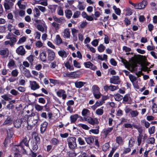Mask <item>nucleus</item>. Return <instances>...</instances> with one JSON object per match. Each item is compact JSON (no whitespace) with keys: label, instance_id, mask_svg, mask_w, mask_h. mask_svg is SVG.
Wrapping results in <instances>:
<instances>
[{"label":"nucleus","instance_id":"nucleus-12","mask_svg":"<svg viewBox=\"0 0 157 157\" xmlns=\"http://www.w3.org/2000/svg\"><path fill=\"white\" fill-rule=\"evenodd\" d=\"M85 67L87 68H89L93 70L97 69V67L90 61L84 63Z\"/></svg>","mask_w":157,"mask_h":157},{"label":"nucleus","instance_id":"nucleus-42","mask_svg":"<svg viewBox=\"0 0 157 157\" xmlns=\"http://www.w3.org/2000/svg\"><path fill=\"white\" fill-rule=\"evenodd\" d=\"M57 6L56 5H49L48 6V8L52 12L55 11L56 8Z\"/></svg>","mask_w":157,"mask_h":157},{"label":"nucleus","instance_id":"nucleus-36","mask_svg":"<svg viewBox=\"0 0 157 157\" xmlns=\"http://www.w3.org/2000/svg\"><path fill=\"white\" fill-rule=\"evenodd\" d=\"M90 113V111L85 108L83 109L82 111V115L84 117H86V116Z\"/></svg>","mask_w":157,"mask_h":157},{"label":"nucleus","instance_id":"nucleus-18","mask_svg":"<svg viewBox=\"0 0 157 157\" xmlns=\"http://www.w3.org/2000/svg\"><path fill=\"white\" fill-rule=\"evenodd\" d=\"M110 82L114 84H118L120 83L119 77L117 76H114L110 78Z\"/></svg>","mask_w":157,"mask_h":157},{"label":"nucleus","instance_id":"nucleus-32","mask_svg":"<svg viewBox=\"0 0 157 157\" xmlns=\"http://www.w3.org/2000/svg\"><path fill=\"white\" fill-rule=\"evenodd\" d=\"M56 43L58 45L63 43L62 39L59 35H57L56 36Z\"/></svg>","mask_w":157,"mask_h":157},{"label":"nucleus","instance_id":"nucleus-26","mask_svg":"<svg viewBox=\"0 0 157 157\" xmlns=\"http://www.w3.org/2000/svg\"><path fill=\"white\" fill-rule=\"evenodd\" d=\"M116 143L119 145H121L124 144V139L120 136H118L116 137Z\"/></svg>","mask_w":157,"mask_h":157},{"label":"nucleus","instance_id":"nucleus-24","mask_svg":"<svg viewBox=\"0 0 157 157\" xmlns=\"http://www.w3.org/2000/svg\"><path fill=\"white\" fill-rule=\"evenodd\" d=\"M58 53L59 56L63 58H66L68 55V53L63 50L59 51Z\"/></svg>","mask_w":157,"mask_h":157},{"label":"nucleus","instance_id":"nucleus-20","mask_svg":"<svg viewBox=\"0 0 157 157\" xmlns=\"http://www.w3.org/2000/svg\"><path fill=\"white\" fill-rule=\"evenodd\" d=\"M136 66V65L135 64H130L128 63H127L126 67L131 72H133L135 70V68Z\"/></svg>","mask_w":157,"mask_h":157},{"label":"nucleus","instance_id":"nucleus-58","mask_svg":"<svg viewBox=\"0 0 157 157\" xmlns=\"http://www.w3.org/2000/svg\"><path fill=\"white\" fill-rule=\"evenodd\" d=\"M80 14L81 13L79 11H76L74 13L72 17L74 18H78Z\"/></svg>","mask_w":157,"mask_h":157},{"label":"nucleus","instance_id":"nucleus-34","mask_svg":"<svg viewBox=\"0 0 157 157\" xmlns=\"http://www.w3.org/2000/svg\"><path fill=\"white\" fill-rule=\"evenodd\" d=\"M65 66L67 69H68L70 71L74 70V67L71 64L68 62H67L65 63Z\"/></svg>","mask_w":157,"mask_h":157},{"label":"nucleus","instance_id":"nucleus-54","mask_svg":"<svg viewBox=\"0 0 157 157\" xmlns=\"http://www.w3.org/2000/svg\"><path fill=\"white\" fill-rule=\"evenodd\" d=\"M57 13L59 16H63V11L61 7H59L58 8Z\"/></svg>","mask_w":157,"mask_h":157},{"label":"nucleus","instance_id":"nucleus-16","mask_svg":"<svg viewBox=\"0 0 157 157\" xmlns=\"http://www.w3.org/2000/svg\"><path fill=\"white\" fill-rule=\"evenodd\" d=\"M62 35L65 38H70V32L69 29H65L62 33Z\"/></svg>","mask_w":157,"mask_h":157},{"label":"nucleus","instance_id":"nucleus-43","mask_svg":"<svg viewBox=\"0 0 157 157\" xmlns=\"http://www.w3.org/2000/svg\"><path fill=\"white\" fill-rule=\"evenodd\" d=\"M103 107H101V108H99L96 110V113L98 115H101L103 113L104 111L103 109Z\"/></svg>","mask_w":157,"mask_h":157},{"label":"nucleus","instance_id":"nucleus-45","mask_svg":"<svg viewBox=\"0 0 157 157\" xmlns=\"http://www.w3.org/2000/svg\"><path fill=\"white\" fill-rule=\"evenodd\" d=\"M135 144L134 139L133 137H131L129 141V146L130 147H132Z\"/></svg>","mask_w":157,"mask_h":157},{"label":"nucleus","instance_id":"nucleus-64","mask_svg":"<svg viewBox=\"0 0 157 157\" xmlns=\"http://www.w3.org/2000/svg\"><path fill=\"white\" fill-rule=\"evenodd\" d=\"M81 157H96V156L93 154H91L90 155L88 156V155L85 153H83L80 155Z\"/></svg>","mask_w":157,"mask_h":157},{"label":"nucleus","instance_id":"nucleus-44","mask_svg":"<svg viewBox=\"0 0 157 157\" xmlns=\"http://www.w3.org/2000/svg\"><path fill=\"white\" fill-rule=\"evenodd\" d=\"M129 78L132 84L134 83L137 80V78L132 74L129 75Z\"/></svg>","mask_w":157,"mask_h":157},{"label":"nucleus","instance_id":"nucleus-51","mask_svg":"<svg viewBox=\"0 0 157 157\" xmlns=\"http://www.w3.org/2000/svg\"><path fill=\"white\" fill-rule=\"evenodd\" d=\"M142 137L143 135L141 134H139L138 136L137 137V141L138 146H140L141 143Z\"/></svg>","mask_w":157,"mask_h":157},{"label":"nucleus","instance_id":"nucleus-9","mask_svg":"<svg viewBox=\"0 0 157 157\" xmlns=\"http://www.w3.org/2000/svg\"><path fill=\"white\" fill-rule=\"evenodd\" d=\"M81 75V73L78 71L69 72V78L73 79L79 78Z\"/></svg>","mask_w":157,"mask_h":157},{"label":"nucleus","instance_id":"nucleus-28","mask_svg":"<svg viewBox=\"0 0 157 157\" xmlns=\"http://www.w3.org/2000/svg\"><path fill=\"white\" fill-rule=\"evenodd\" d=\"M78 115L77 114L71 115L70 117L71 123H74L78 118Z\"/></svg>","mask_w":157,"mask_h":157},{"label":"nucleus","instance_id":"nucleus-39","mask_svg":"<svg viewBox=\"0 0 157 157\" xmlns=\"http://www.w3.org/2000/svg\"><path fill=\"white\" fill-rule=\"evenodd\" d=\"M59 140L56 138H53L51 140V143L53 145H56L58 144L59 143Z\"/></svg>","mask_w":157,"mask_h":157},{"label":"nucleus","instance_id":"nucleus-13","mask_svg":"<svg viewBox=\"0 0 157 157\" xmlns=\"http://www.w3.org/2000/svg\"><path fill=\"white\" fill-rule=\"evenodd\" d=\"M56 94L59 97H62V99L63 100H65L67 96V95L65 94V91L63 90H59L57 92Z\"/></svg>","mask_w":157,"mask_h":157},{"label":"nucleus","instance_id":"nucleus-49","mask_svg":"<svg viewBox=\"0 0 157 157\" xmlns=\"http://www.w3.org/2000/svg\"><path fill=\"white\" fill-rule=\"evenodd\" d=\"M105 47L102 44H100L98 46V51L100 52H103L105 50Z\"/></svg>","mask_w":157,"mask_h":157},{"label":"nucleus","instance_id":"nucleus-27","mask_svg":"<svg viewBox=\"0 0 157 157\" xmlns=\"http://www.w3.org/2000/svg\"><path fill=\"white\" fill-rule=\"evenodd\" d=\"M47 28V26L45 24L44 25V26L40 25H38L37 26V29L42 32H43L44 30L46 31Z\"/></svg>","mask_w":157,"mask_h":157},{"label":"nucleus","instance_id":"nucleus-48","mask_svg":"<svg viewBox=\"0 0 157 157\" xmlns=\"http://www.w3.org/2000/svg\"><path fill=\"white\" fill-rule=\"evenodd\" d=\"M78 125L79 127H81L83 129L86 130H88L90 128L87 125L81 123L79 124Z\"/></svg>","mask_w":157,"mask_h":157},{"label":"nucleus","instance_id":"nucleus-6","mask_svg":"<svg viewBox=\"0 0 157 157\" xmlns=\"http://www.w3.org/2000/svg\"><path fill=\"white\" fill-rule=\"evenodd\" d=\"M13 2L11 0H5L4 4L5 9L8 10L12 8L14 5Z\"/></svg>","mask_w":157,"mask_h":157},{"label":"nucleus","instance_id":"nucleus-46","mask_svg":"<svg viewBox=\"0 0 157 157\" xmlns=\"http://www.w3.org/2000/svg\"><path fill=\"white\" fill-rule=\"evenodd\" d=\"M113 9L114 10L115 13L118 15H120L121 13V10L119 8H117L115 6H114L113 7Z\"/></svg>","mask_w":157,"mask_h":157},{"label":"nucleus","instance_id":"nucleus-41","mask_svg":"<svg viewBox=\"0 0 157 157\" xmlns=\"http://www.w3.org/2000/svg\"><path fill=\"white\" fill-rule=\"evenodd\" d=\"M27 59L29 63H30L31 65H33V62L34 61V56L33 55H30L26 58Z\"/></svg>","mask_w":157,"mask_h":157},{"label":"nucleus","instance_id":"nucleus-52","mask_svg":"<svg viewBox=\"0 0 157 157\" xmlns=\"http://www.w3.org/2000/svg\"><path fill=\"white\" fill-rule=\"evenodd\" d=\"M26 37L25 36H23L19 39L17 44H22L26 41Z\"/></svg>","mask_w":157,"mask_h":157},{"label":"nucleus","instance_id":"nucleus-47","mask_svg":"<svg viewBox=\"0 0 157 157\" xmlns=\"http://www.w3.org/2000/svg\"><path fill=\"white\" fill-rule=\"evenodd\" d=\"M114 97L115 100L118 101L121 100L123 98V97L122 95L118 94L114 95Z\"/></svg>","mask_w":157,"mask_h":157},{"label":"nucleus","instance_id":"nucleus-53","mask_svg":"<svg viewBox=\"0 0 157 157\" xmlns=\"http://www.w3.org/2000/svg\"><path fill=\"white\" fill-rule=\"evenodd\" d=\"M19 147H21L19 146V145L18 146H14L13 147L12 150L14 153L15 152L18 153L19 152Z\"/></svg>","mask_w":157,"mask_h":157},{"label":"nucleus","instance_id":"nucleus-50","mask_svg":"<svg viewBox=\"0 0 157 157\" xmlns=\"http://www.w3.org/2000/svg\"><path fill=\"white\" fill-rule=\"evenodd\" d=\"M99 126H98V128L97 129H91L89 131L90 133L91 134V133L95 134H98L99 133Z\"/></svg>","mask_w":157,"mask_h":157},{"label":"nucleus","instance_id":"nucleus-31","mask_svg":"<svg viewBox=\"0 0 157 157\" xmlns=\"http://www.w3.org/2000/svg\"><path fill=\"white\" fill-rule=\"evenodd\" d=\"M66 17L68 19H70L72 15V11L69 10H66L65 11Z\"/></svg>","mask_w":157,"mask_h":157},{"label":"nucleus","instance_id":"nucleus-22","mask_svg":"<svg viewBox=\"0 0 157 157\" xmlns=\"http://www.w3.org/2000/svg\"><path fill=\"white\" fill-rule=\"evenodd\" d=\"M48 125L47 122L45 121L41 125L40 131L42 133H43L45 131Z\"/></svg>","mask_w":157,"mask_h":157},{"label":"nucleus","instance_id":"nucleus-60","mask_svg":"<svg viewBox=\"0 0 157 157\" xmlns=\"http://www.w3.org/2000/svg\"><path fill=\"white\" fill-rule=\"evenodd\" d=\"M132 10L130 8H127L125 10V15L130 16L132 14Z\"/></svg>","mask_w":157,"mask_h":157},{"label":"nucleus","instance_id":"nucleus-63","mask_svg":"<svg viewBox=\"0 0 157 157\" xmlns=\"http://www.w3.org/2000/svg\"><path fill=\"white\" fill-rule=\"evenodd\" d=\"M139 113L136 110H132L130 112V114L132 117H135L137 116L138 114Z\"/></svg>","mask_w":157,"mask_h":157},{"label":"nucleus","instance_id":"nucleus-8","mask_svg":"<svg viewBox=\"0 0 157 157\" xmlns=\"http://www.w3.org/2000/svg\"><path fill=\"white\" fill-rule=\"evenodd\" d=\"M47 53L48 55V60L50 61H53L55 56V52L52 50L48 49L47 51Z\"/></svg>","mask_w":157,"mask_h":157},{"label":"nucleus","instance_id":"nucleus-7","mask_svg":"<svg viewBox=\"0 0 157 157\" xmlns=\"http://www.w3.org/2000/svg\"><path fill=\"white\" fill-rule=\"evenodd\" d=\"M27 121L28 124L27 128L28 130L31 129L33 126L36 124L34 123V121L33 120V119H32V117H31L29 116L28 117Z\"/></svg>","mask_w":157,"mask_h":157},{"label":"nucleus","instance_id":"nucleus-40","mask_svg":"<svg viewBox=\"0 0 157 157\" xmlns=\"http://www.w3.org/2000/svg\"><path fill=\"white\" fill-rule=\"evenodd\" d=\"M52 25L55 29L56 31H57L60 28V25L56 22H54L52 23Z\"/></svg>","mask_w":157,"mask_h":157},{"label":"nucleus","instance_id":"nucleus-17","mask_svg":"<svg viewBox=\"0 0 157 157\" xmlns=\"http://www.w3.org/2000/svg\"><path fill=\"white\" fill-rule=\"evenodd\" d=\"M77 7L79 10L82 11L85 9L86 5L83 2L78 1Z\"/></svg>","mask_w":157,"mask_h":157},{"label":"nucleus","instance_id":"nucleus-3","mask_svg":"<svg viewBox=\"0 0 157 157\" xmlns=\"http://www.w3.org/2000/svg\"><path fill=\"white\" fill-rule=\"evenodd\" d=\"M69 148L72 149L75 148L77 147L76 142V139L75 137H69L67 139Z\"/></svg>","mask_w":157,"mask_h":157},{"label":"nucleus","instance_id":"nucleus-35","mask_svg":"<svg viewBox=\"0 0 157 157\" xmlns=\"http://www.w3.org/2000/svg\"><path fill=\"white\" fill-rule=\"evenodd\" d=\"M113 129V127H112L111 128H108L106 129H105L103 131V133L106 136Z\"/></svg>","mask_w":157,"mask_h":157},{"label":"nucleus","instance_id":"nucleus-2","mask_svg":"<svg viewBox=\"0 0 157 157\" xmlns=\"http://www.w3.org/2000/svg\"><path fill=\"white\" fill-rule=\"evenodd\" d=\"M99 88L97 85H93L92 88V92L95 98L96 99L99 98L101 94L99 91Z\"/></svg>","mask_w":157,"mask_h":157},{"label":"nucleus","instance_id":"nucleus-37","mask_svg":"<svg viewBox=\"0 0 157 157\" xmlns=\"http://www.w3.org/2000/svg\"><path fill=\"white\" fill-rule=\"evenodd\" d=\"M40 59L43 62H45L47 60L46 54L45 52H42L40 54Z\"/></svg>","mask_w":157,"mask_h":157},{"label":"nucleus","instance_id":"nucleus-4","mask_svg":"<svg viewBox=\"0 0 157 157\" xmlns=\"http://www.w3.org/2000/svg\"><path fill=\"white\" fill-rule=\"evenodd\" d=\"M147 2L146 0H143L142 2L136 3L135 5V8L136 9L141 10L145 8L147 5Z\"/></svg>","mask_w":157,"mask_h":157},{"label":"nucleus","instance_id":"nucleus-61","mask_svg":"<svg viewBox=\"0 0 157 157\" xmlns=\"http://www.w3.org/2000/svg\"><path fill=\"white\" fill-rule=\"evenodd\" d=\"M73 65L75 67L77 68H80L81 67L80 63L76 60H74L73 61Z\"/></svg>","mask_w":157,"mask_h":157},{"label":"nucleus","instance_id":"nucleus-5","mask_svg":"<svg viewBox=\"0 0 157 157\" xmlns=\"http://www.w3.org/2000/svg\"><path fill=\"white\" fill-rule=\"evenodd\" d=\"M85 121H87L88 123L92 125H94L95 124H98V121L96 118L93 119L90 117H86L85 119Z\"/></svg>","mask_w":157,"mask_h":157},{"label":"nucleus","instance_id":"nucleus-25","mask_svg":"<svg viewBox=\"0 0 157 157\" xmlns=\"http://www.w3.org/2000/svg\"><path fill=\"white\" fill-rule=\"evenodd\" d=\"M75 84L76 88H80L86 84V82L82 81H76L75 82Z\"/></svg>","mask_w":157,"mask_h":157},{"label":"nucleus","instance_id":"nucleus-1","mask_svg":"<svg viewBox=\"0 0 157 157\" xmlns=\"http://www.w3.org/2000/svg\"><path fill=\"white\" fill-rule=\"evenodd\" d=\"M29 140H28L27 137H25L20 142L19 146L23 150V153L27 154L26 149H27L29 147Z\"/></svg>","mask_w":157,"mask_h":157},{"label":"nucleus","instance_id":"nucleus-33","mask_svg":"<svg viewBox=\"0 0 157 157\" xmlns=\"http://www.w3.org/2000/svg\"><path fill=\"white\" fill-rule=\"evenodd\" d=\"M34 12V16L35 17H37L40 15V12L38 8L35 7L33 10Z\"/></svg>","mask_w":157,"mask_h":157},{"label":"nucleus","instance_id":"nucleus-11","mask_svg":"<svg viewBox=\"0 0 157 157\" xmlns=\"http://www.w3.org/2000/svg\"><path fill=\"white\" fill-rule=\"evenodd\" d=\"M16 53L19 55H24L26 53L25 49L22 46H20L16 49Z\"/></svg>","mask_w":157,"mask_h":157},{"label":"nucleus","instance_id":"nucleus-30","mask_svg":"<svg viewBox=\"0 0 157 157\" xmlns=\"http://www.w3.org/2000/svg\"><path fill=\"white\" fill-rule=\"evenodd\" d=\"M36 3L47 6L48 5V0H40L36 1Z\"/></svg>","mask_w":157,"mask_h":157},{"label":"nucleus","instance_id":"nucleus-23","mask_svg":"<svg viewBox=\"0 0 157 157\" xmlns=\"http://www.w3.org/2000/svg\"><path fill=\"white\" fill-rule=\"evenodd\" d=\"M84 138L88 144L90 145L94 142V139L93 136H91L89 137H85Z\"/></svg>","mask_w":157,"mask_h":157},{"label":"nucleus","instance_id":"nucleus-19","mask_svg":"<svg viewBox=\"0 0 157 157\" xmlns=\"http://www.w3.org/2000/svg\"><path fill=\"white\" fill-rule=\"evenodd\" d=\"M0 54L3 56V58H7L9 54V51L7 48L0 51Z\"/></svg>","mask_w":157,"mask_h":157},{"label":"nucleus","instance_id":"nucleus-55","mask_svg":"<svg viewBox=\"0 0 157 157\" xmlns=\"http://www.w3.org/2000/svg\"><path fill=\"white\" fill-rule=\"evenodd\" d=\"M21 0L18 1L17 4L20 9H25V6L21 4Z\"/></svg>","mask_w":157,"mask_h":157},{"label":"nucleus","instance_id":"nucleus-21","mask_svg":"<svg viewBox=\"0 0 157 157\" xmlns=\"http://www.w3.org/2000/svg\"><path fill=\"white\" fill-rule=\"evenodd\" d=\"M23 73L27 78H29L32 77L30 71L24 67L23 68Z\"/></svg>","mask_w":157,"mask_h":157},{"label":"nucleus","instance_id":"nucleus-59","mask_svg":"<svg viewBox=\"0 0 157 157\" xmlns=\"http://www.w3.org/2000/svg\"><path fill=\"white\" fill-rule=\"evenodd\" d=\"M35 108L36 109L37 111H41L43 109V106H40L38 104H35Z\"/></svg>","mask_w":157,"mask_h":157},{"label":"nucleus","instance_id":"nucleus-38","mask_svg":"<svg viewBox=\"0 0 157 157\" xmlns=\"http://www.w3.org/2000/svg\"><path fill=\"white\" fill-rule=\"evenodd\" d=\"M7 66L9 68L15 67L16 65L15 64V61L12 59H10Z\"/></svg>","mask_w":157,"mask_h":157},{"label":"nucleus","instance_id":"nucleus-10","mask_svg":"<svg viewBox=\"0 0 157 157\" xmlns=\"http://www.w3.org/2000/svg\"><path fill=\"white\" fill-rule=\"evenodd\" d=\"M30 86L31 90H33L39 89L40 86L38 83L35 81H29Z\"/></svg>","mask_w":157,"mask_h":157},{"label":"nucleus","instance_id":"nucleus-62","mask_svg":"<svg viewBox=\"0 0 157 157\" xmlns=\"http://www.w3.org/2000/svg\"><path fill=\"white\" fill-rule=\"evenodd\" d=\"M155 127L153 126L148 129V132L151 135L154 133L155 132Z\"/></svg>","mask_w":157,"mask_h":157},{"label":"nucleus","instance_id":"nucleus-14","mask_svg":"<svg viewBox=\"0 0 157 157\" xmlns=\"http://www.w3.org/2000/svg\"><path fill=\"white\" fill-rule=\"evenodd\" d=\"M13 122V119L12 117L10 116H8L3 123L2 125H10L12 124Z\"/></svg>","mask_w":157,"mask_h":157},{"label":"nucleus","instance_id":"nucleus-56","mask_svg":"<svg viewBox=\"0 0 157 157\" xmlns=\"http://www.w3.org/2000/svg\"><path fill=\"white\" fill-rule=\"evenodd\" d=\"M155 142V139L154 137H151L148 139L147 142L148 144H154Z\"/></svg>","mask_w":157,"mask_h":157},{"label":"nucleus","instance_id":"nucleus-29","mask_svg":"<svg viewBox=\"0 0 157 157\" xmlns=\"http://www.w3.org/2000/svg\"><path fill=\"white\" fill-rule=\"evenodd\" d=\"M22 122V119H18L14 121L13 124L15 127L17 128L20 127L21 126Z\"/></svg>","mask_w":157,"mask_h":157},{"label":"nucleus","instance_id":"nucleus-57","mask_svg":"<svg viewBox=\"0 0 157 157\" xmlns=\"http://www.w3.org/2000/svg\"><path fill=\"white\" fill-rule=\"evenodd\" d=\"M109 144L108 143H105L102 146V149L104 151H106L109 147Z\"/></svg>","mask_w":157,"mask_h":157},{"label":"nucleus","instance_id":"nucleus-15","mask_svg":"<svg viewBox=\"0 0 157 157\" xmlns=\"http://www.w3.org/2000/svg\"><path fill=\"white\" fill-rule=\"evenodd\" d=\"M53 18L55 21L60 24L64 23L66 21L65 18L63 17L58 18L56 16H54Z\"/></svg>","mask_w":157,"mask_h":157}]
</instances>
